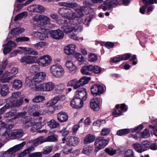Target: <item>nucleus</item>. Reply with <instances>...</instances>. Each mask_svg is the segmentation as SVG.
<instances>
[{"label": "nucleus", "mask_w": 157, "mask_h": 157, "mask_svg": "<svg viewBox=\"0 0 157 157\" xmlns=\"http://www.w3.org/2000/svg\"><path fill=\"white\" fill-rule=\"evenodd\" d=\"M50 71L52 76L57 78H61L64 74L63 68L59 64L52 65L50 68Z\"/></svg>", "instance_id": "obj_1"}, {"label": "nucleus", "mask_w": 157, "mask_h": 157, "mask_svg": "<svg viewBox=\"0 0 157 157\" xmlns=\"http://www.w3.org/2000/svg\"><path fill=\"white\" fill-rule=\"evenodd\" d=\"M57 22L58 24L63 25V26H61V28L65 33H68L73 31L76 32L75 27L69 25L70 23L67 20L59 19L57 20Z\"/></svg>", "instance_id": "obj_2"}, {"label": "nucleus", "mask_w": 157, "mask_h": 157, "mask_svg": "<svg viewBox=\"0 0 157 157\" xmlns=\"http://www.w3.org/2000/svg\"><path fill=\"white\" fill-rule=\"evenodd\" d=\"M109 140V139H104L103 137L101 136L97 138L95 140L94 144L95 147V151L98 152L101 149L104 148L108 144Z\"/></svg>", "instance_id": "obj_3"}, {"label": "nucleus", "mask_w": 157, "mask_h": 157, "mask_svg": "<svg viewBox=\"0 0 157 157\" xmlns=\"http://www.w3.org/2000/svg\"><path fill=\"white\" fill-rule=\"evenodd\" d=\"M0 126L1 127L0 128V135L2 134L0 140L4 142L9 137L11 138V133H9L6 132L7 130V124H6L0 121Z\"/></svg>", "instance_id": "obj_4"}, {"label": "nucleus", "mask_w": 157, "mask_h": 157, "mask_svg": "<svg viewBox=\"0 0 157 157\" xmlns=\"http://www.w3.org/2000/svg\"><path fill=\"white\" fill-rule=\"evenodd\" d=\"M25 144V142H23L21 143L10 148L7 151L4 152V153L1 154L0 155V157H5V155L6 154L8 155H11V154L16 152L21 149Z\"/></svg>", "instance_id": "obj_5"}, {"label": "nucleus", "mask_w": 157, "mask_h": 157, "mask_svg": "<svg viewBox=\"0 0 157 157\" xmlns=\"http://www.w3.org/2000/svg\"><path fill=\"white\" fill-rule=\"evenodd\" d=\"M91 94L94 96L100 95L104 91L103 86L100 85L95 84L93 85L90 89Z\"/></svg>", "instance_id": "obj_6"}, {"label": "nucleus", "mask_w": 157, "mask_h": 157, "mask_svg": "<svg viewBox=\"0 0 157 157\" xmlns=\"http://www.w3.org/2000/svg\"><path fill=\"white\" fill-rule=\"evenodd\" d=\"M52 61L50 56L48 55H44L40 57L38 60V64L42 67H46Z\"/></svg>", "instance_id": "obj_7"}, {"label": "nucleus", "mask_w": 157, "mask_h": 157, "mask_svg": "<svg viewBox=\"0 0 157 157\" xmlns=\"http://www.w3.org/2000/svg\"><path fill=\"white\" fill-rule=\"evenodd\" d=\"M69 13H69L67 19L71 20L68 21L70 23V24H73V25H76V23L72 22L73 20H74L76 18H79L82 17L83 15L82 12L80 11L78 13H76L73 12L71 10Z\"/></svg>", "instance_id": "obj_8"}, {"label": "nucleus", "mask_w": 157, "mask_h": 157, "mask_svg": "<svg viewBox=\"0 0 157 157\" xmlns=\"http://www.w3.org/2000/svg\"><path fill=\"white\" fill-rule=\"evenodd\" d=\"M75 96L77 98L81 99L83 101H85L87 97L86 89L84 88L79 89L76 91Z\"/></svg>", "instance_id": "obj_9"}, {"label": "nucleus", "mask_w": 157, "mask_h": 157, "mask_svg": "<svg viewBox=\"0 0 157 157\" xmlns=\"http://www.w3.org/2000/svg\"><path fill=\"white\" fill-rule=\"evenodd\" d=\"M101 101V99L96 97L92 99L90 102V107L94 111H98L100 109V103Z\"/></svg>", "instance_id": "obj_10"}, {"label": "nucleus", "mask_w": 157, "mask_h": 157, "mask_svg": "<svg viewBox=\"0 0 157 157\" xmlns=\"http://www.w3.org/2000/svg\"><path fill=\"white\" fill-rule=\"evenodd\" d=\"M71 105L73 108L78 109L82 107L83 105V101L75 96L71 101Z\"/></svg>", "instance_id": "obj_11"}, {"label": "nucleus", "mask_w": 157, "mask_h": 157, "mask_svg": "<svg viewBox=\"0 0 157 157\" xmlns=\"http://www.w3.org/2000/svg\"><path fill=\"white\" fill-rule=\"evenodd\" d=\"M51 36L56 40H60L63 38L64 36L63 32L59 29L52 30L50 33Z\"/></svg>", "instance_id": "obj_12"}, {"label": "nucleus", "mask_w": 157, "mask_h": 157, "mask_svg": "<svg viewBox=\"0 0 157 157\" xmlns=\"http://www.w3.org/2000/svg\"><path fill=\"white\" fill-rule=\"evenodd\" d=\"M36 59V57L29 55L22 57L20 59V62L26 64H30L35 63Z\"/></svg>", "instance_id": "obj_13"}, {"label": "nucleus", "mask_w": 157, "mask_h": 157, "mask_svg": "<svg viewBox=\"0 0 157 157\" xmlns=\"http://www.w3.org/2000/svg\"><path fill=\"white\" fill-rule=\"evenodd\" d=\"M46 77V74L44 72H40L36 74L33 77L34 82L38 83L43 81Z\"/></svg>", "instance_id": "obj_14"}, {"label": "nucleus", "mask_w": 157, "mask_h": 157, "mask_svg": "<svg viewBox=\"0 0 157 157\" xmlns=\"http://www.w3.org/2000/svg\"><path fill=\"white\" fill-rule=\"evenodd\" d=\"M4 48L3 50V52L4 54H6L10 52L13 48H15L17 46L16 44L10 40L7 43L4 45H3Z\"/></svg>", "instance_id": "obj_15"}, {"label": "nucleus", "mask_w": 157, "mask_h": 157, "mask_svg": "<svg viewBox=\"0 0 157 157\" xmlns=\"http://www.w3.org/2000/svg\"><path fill=\"white\" fill-rule=\"evenodd\" d=\"M22 122L25 125V127L28 128L32 126L34 122V119L29 116H25L21 118Z\"/></svg>", "instance_id": "obj_16"}, {"label": "nucleus", "mask_w": 157, "mask_h": 157, "mask_svg": "<svg viewBox=\"0 0 157 157\" xmlns=\"http://www.w3.org/2000/svg\"><path fill=\"white\" fill-rule=\"evenodd\" d=\"M23 131L21 129L12 130L11 132V138L13 139H19L23 135Z\"/></svg>", "instance_id": "obj_17"}, {"label": "nucleus", "mask_w": 157, "mask_h": 157, "mask_svg": "<svg viewBox=\"0 0 157 157\" xmlns=\"http://www.w3.org/2000/svg\"><path fill=\"white\" fill-rule=\"evenodd\" d=\"M80 140L79 139L75 137L70 136L67 138V145L70 146H75L79 143Z\"/></svg>", "instance_id": "obj_18"}, {"label": "nucleus", "mask_w": 157, "mask_h": 157, "mask_svg": "<svg viewBox=\"0 0 157 157\" xmlns=\"http://www.w3.org/2000/svg\"><path fill=\"white\" fill-rule=\"evenodd\" d=\"M0 94L2 96H6L9 93V87L8 85L6 84L0 85Z\"/></svg>", "instance_id": "obj_19"}, {"label": "nucleus", "mask_w": 157, "mask_h": 157, "mask_svg": "<svg viewBox=\"0 0 157 157\" xmlns=\"http://www.w3.org/2000/svg\"><path fill=\"white\" fill-rule=\"evenodd\" d=\"M10 75V73L8 71H6L1 78V82L2 83L10 82V81L13 79V78L15 77V75H14L8 77Z\"/></svg>", "instance_id": "obj_20"}, {"label": "nucleus", "mask_w": 157, "mask_h": 157, "mask_svg": "<svg viewBox=\"0 0 157 157\" xmlns=\"http://www.w3.org/2000/svg\"><path fill=\"white\" fill-rule=\"evenodd\" d=\"M40 25L41 29H44V26L48 24L50 22V19L47 16L41 15L40 16Z\"/></svg>", "instance_id": "obj_21"}, {"label": "nucleus", "mask_w": 157, "mask_h": 157, "mask_svg": "<svg viewBox=\"0 0 157 157\" xmlns=\"http://www.w3.org/2000/svg\"><path fill=\"white\" fill-rule=\"evenodd\" d=\"M93 66L90 65L83 67L81 69V73L83 75H90L92 72Z\"/></svg>", "instance_id": "obj_22"}, {"label": "nucleus", "mask_w": 157, "mask_h": 157, "mask_svg": "<svg viewBox=\"0 0 157 157\" xmlns=\"http://www.w3.org/2000/svg\"><path fill=\"white\" fill-rule=\"evenodd\" d=\"M57 118L59 122H63L67 121L68 119V115L65 112H61L58 113Z\"/></svg>", "instance_id": "obj_23"}, {"label": "nucleus", "mask_w": 157, "mask_h": 157, "mask_svg": "<svg viewBox=\"0 0 157 157\" xmlns=\"http://www.w3.org/2000/svg\"><path fill=\"white\" fill-rule=\"evenodd\" d=\"M75 45L74 44L69 45L64 47V52L68 55L73 54L75 52Z\"/></svg>", "instance_id": "obj_24"}, {"label": "nucleus", "mask_w": 157, "mask_h": 157, "mask_svg": "<svg viewBox=\"0 0 157 157\" xmlns=\"http://www.w3.org/2000/svg\"><path fill=\"white\" fill-rule=\"evenodd\" d=\"M21 95V93L19 91L13 92L12 93L11 97H9L6 99V102L9 103L13 102L15 101V100L16 99L20 98Z\"/></svg>", "instance_id": "obj_25"}, {"label": "nucleus", "mask_w": 157, "mask_h": 157, "mask_svg": "<svg viewBox=\"0 0 157 157\" xmlns=\"http://www.w3.org/2000/svg\"><path fill=\"white\" fill-rule=\"evenodd\" d=\"M19 48L24 51L26 54L34 55L38 54V52L35 49L30 48L19 47Z\"/></svg>", "instance_id": "obj_26"}, {"label": "nucleus", "mask_w": 157, "mask_h": 157, "mask_svg": "<svg viewBox=\"0 0 157 157\" xmlns=\"http://www.w3.org/2000/svg\"><path fill=\"white\" fill-rule=\"evenodd\" d=\"M83 4L84 6L81 7L80 8V10L82 12L86 11V8L88 7L93 6V3L91 2V0H85L83 1Z\"/></svg>", "instance_id": "obj_27"}, {"label": "nucleus", "mask_w": 157, "mask_h": 157, "mask_svg": "<svg viewBox=\"0 0 157 157\" xmlns=\"http://www.w3.org/2000/svg\"><path fill=\"white\" fill-rule=\"evenodd\" d=\"M45 142H46L45 138H44L43 136H40L33 140L30 141L29 143H32L34 146H37Z\"/></svg>", "instance_id": "obj_28"}, {"label": "nucleus", "mask_w": 157, "mask_h": 157, "mask_svg": "<svg viewBox=\"0 0 157 157\" xmlns=\"http://www.w3.org/2000/svg\"><path fill=\"white\" fill-rule=\"evenodd\" d=\"M111 0H106L103 3L99 6V8L102 9L103 10L105 11L107 10H110L112 8L110 1Z\"/></svg>", "instance_id": "obj_29"}, {"label": "nucleus", "mask_w": 157, "mask_h": 157, "mask_svg": "<svg viewBox=\"0 0 157 157\" xmlns=\"http://www.w3.org/2000/svg\"><path fill=\"white\" fill-rule=\"evenodd\" d=\"M13 87L17 90H18L22 87L23 83L22 81L20 80L16 79L13 81Z\"/></svg>", "instance_id": "obj_30"}, {"label": "nucleus", "mask_w": 157, "mask_h": 157, "mask_svg": "<svg viewBox=\"0 0 157 157\" xmlns=\"http://www.w3.org/2000/svg\"><path fill=\"white\" fill-rule=\"evenodd\" d=\"M33 90L36 91H46L45 82L38 85H34L33 87Z\"/></svg>", "instance_id": "obj_31"}, {"label": "nucleus", "mask_w": 157, "mask_h": 157, "mask_svg": "<svg viewBox=\"0 0 157 157\" xmlns=\"http://www.w3.org/2000/svg\"><path fill=\"white\" fill-rule=\"evenodd\" d=\"M95 140V137L94 136L89 134L85 137L83 143L85 144H89L94 141Z\"/></svg>", "instance_id": "obj_32"}, {"label": "nucleus", "mask_w": 157, "mask_h": 157, "mask_svg": "<svg viewBox=\"0 0 157 157\" xmlns=\"http://www.w3.org/2000/svg\"><path fill=\"white\" fill-rule=\"evenodd\" d=\"M66 66L72 73H74L76 70V67L71 60H68L66 63Z\"/></svg>", "instance_id": "obj_33"}, {"label": "nucleus", "mask_w": 157, "mask_h": 157, "mask_svg": "<svg viewBox=\"0 0 157 157\" xmlns=\"http://www.w3.org/2000/svg\"><path fill=\"white\" fill-rule=\"evenodd\" d=\"M90 79V77L87 76H84L81 78L78 81L79 87L86 84Z\"/></svg>", "instance_id": "obj_34"}, {"label": "nucleus", "mask_w": 157, "mask_h": 157, "mask_svg": "<svg viewBox=\"0 0 157 157\" xmlns=\"http://www.w3.org/2000/svg\"><path fill=\"white\" fill-rule=\"evenodd\" d=\"M132 146L136 151L139 153H142L144 151V150L141 144L136 143L132 144Z\"/></svg>", "instance_id": "obj_35"}, {"label": "nucleus", "mask_w": 157, "mask_h": 157, "mask_svg": "<svg viewBox=\"0 0 157 157\" xmlns=\"http://www.w3.org/2000/svg\"><path fill=\"white\" fill-rule=\"evenodd\" d=\"M34 150V148L33 147H30L24 150L18 155L17 157H23L26 155H29L31 151Z\"/></svg>", "instance_id": "obj_36"}, {"label": "nucleus", "mask_w": 157, "mask_h": 157, "mask_svg": "<svg viewBox=\"0 0 157 157\" xmlns=\"http://www.w3.org/2000/svg\"><path fill=\"white\" fill-rule=\"evenodd\" d=\"M122 157H135L134 152L131 149L124 151H123Z\"/></svg>", "instance_id": "obj_37"}, {"label": "nucleus", "mask_w": 157, "mask_h": 157, "mask_svg": "<svg viewBox=\"0 0 157 157\" xmlns=\"http://www.w3.org/2000/svg\"><path fill=\"white\" fill-rule=\"evenodd\" d=\"M68 86H73L75 89H77L79 88L78 81L76 79H75L69 81L67 83Z\"/></svg>", "instance_id": "obj_38"}, {"label": "nucleus", "mask_w": 157, "mask_h": 157, "mask_svg": "<svg viewBox=\"0 0 157 157\" xmlns=\"http://www.w3.org/2000/svg\"><path fill=\"white\" fill-rule=\"evenodd\" d=\"M48 125L51 128H55L59 127V124L54 120H52L47 122Z\"/></svg>", "instance_id": "obj_39"}, {"label": "nucleus", "mask_w": 157, "mask_h": 157, "mask_svg": "<svg viewBox=\"0 0 157 157\" xmlns=\"http://www.w3.org/2000/svg\"><path fill=\"white\" fill-rule=\"evenodd\" d=\"M41 15H36L34 16L33 18V24L38 27H40V16Z\"/></svg>", "instance_id": "obj_40"}, {"label": "nucleus", "mask_w": 157, "mask_h": 157, "mask_svg": "<svg viewBox=\"0 0 157 157\" xmlns=\"http://www.w3.org/2000/svg\"><path fill=\"white\" fill-rule=\"evenodd\" d=\"M24 31V29L23 28L18 27L12 29L10 34L11 35H16L20 34Z\"/></svg>", "instance_id": "obj_41"}, {"label": "nucleus", "mask_w": 157, "mask_h": 157, "mask_svg": "<svg viewBox=\"0 0 157 157\" xmlns=\"http://www.w3.org/2000/svg\"><path fill=\"white\" fill-rule=\"evenodd\" d=\"M42 123L41 122H38L33 124L30 129L31 132H34L41 128Z\"/></svg>", "instance_id": "obj_42"}, {"label": "nucleus", "mask_w": 157, "mask_h": 157, "mask_svg": "<svg viewBox=\"0 0 157 157\" xmlns=\"http://www.w3.org/2000/svg\"><path fill=\"white\" fill-rule=\"evenodd\" d=\"M10 108L12 107H19L22 105L23 103V101L21 99H17L16 101H14L13 102L10 103Z\"/></svg>", "instance_id": "obj_43"}, {"label": "nucleus", "mask_w": 157, "mask_h": 157, "mask_svg": "<svg viewBox=\"0 0 157 157\" xmlns=\"http://www.w3.org/2000/svg\"><path fill=\"white\" fill-rule=\"evenodd\" d=\"M25 84L27 86L30 87L31 89L33 90V88H32L34 85H36V83L34 82L33 80V78L32 79L30 77H27L26 78Z\"/></svg>", "instance_id": "obj_44"}, {"label": "nucleus", "mask_w": 157, "mask_h": 157, "mask_svg": "<svg viewBox=\"0 0 157 157\" xmlns=\"http://www.w3.org/2000/svg\"><path fill=\"white\" fill-rule=\"evenodd\" d=\"M57 140L58 136L56 134H53L45 138L46 142H56Z\"/></svg>", "instance_id": "obj_45"}, {"label": "nucleus", "mask_w": 157, "mask_h": 157, "mask_svg": "<svg viewBox=\"0 0 157 157\" xmlns=\"http://www.w3.org/2000/svg\"><path fill=\"white\" fill-rule=\"evenodd\" d=\"M46 91H50L53 90L55 88L54 84L52 82H45Z\"/></svg>", "instance_id": "obj_46"}, {"label": "nucleus", "mask_w": 157, "mask_h": 157, "mask_svg": "<svg viewBox=\"0 0 157 157\" xmlns=\"http://www.w3.org/2000/svg\"><path fill=\"white\" fill-rule=\"evenodd\" d=\"M93 150L92 147L85 146L83 147L82 153L85 154L89 155L92 152Z\"/></svg>", "instance_id": "obj_47"}, {"label": "nucleus", "mask_w": 157, "mask_h": 157, "mask_svg": "<svg viewBox=\"0 0 157 157\" xmlns=\"http://www.w3.org/2000/svg\"><path fill=\"white\" fill-rule=\"evenodd\" d=\"M130 132V129H121L117 131V134L119 136H122L128 134Z\"/></svg>", "instance_id": "obj_48"}, {"label": "nucleus", "mask_w": 157, "mask_h": 157, "mask_svg": "<svg viewBox=\"0 0 157 157\" xmlns=\"http://www.w3.org/2000/svg\"><path fill=\"white\" fill-rule=\"evenodd\" d=\"M34 12L42 13L45 11V9L42 6L38 5H34Z\"/></svg>", "instance_id": "obj_49"}, {"label": "nucleus", "mask_w": 157, "mask_h": 157, "mask_svg": "<svg viewBox=\"0 0 157 157\" xmlns=\"http://www.w3.org/2000/svg\"><path fill=\"white\" fill-rule=\"evenodd\" d=\"M45 98L42 96L37 95L35 96L32 100L33 102L39 103L44 101Z\"/></svg>", "instance_id": "obj_50"}, {"label": "nucleus", "mask_w": 157, "mask_h": 157, "mask_svg": "<svg viewBox=\"0 0 157 157\" xmlns=\"http://www.w3.org/2000/svg\"><path fill=\"white\" fill-rule=\"evenodd\" d=\"M17 110L14 109L11 110L10 112L5 113L4 116L6 118H10L13 116L17 113Z\"/></svg>", "instance_id": "obj_51"}, {"label": "nucleus", "mask_w": 157, "mask_h": 157, "mask_svg": "<svg viewBox=\"0 0 157 157\" xmlns=\"http://www.w3.org/2000/svg\"><path fill=\"white\" fill-rule=\"evenodd\" d=\"M27 15V13L26 12H23L16 15L14 19V21L20 20L24 17H25Z\"/></svg>", "instance_id": "obj_52"}, {"label": "nucleus", "mask_w": 157, "mask_h": 157, "mask_svg": "<svg viewBox=\"0 0 157 157\" xmlns=\"http://www.w3.org/2000/svg\"><path fill=\"white\" fill-rule=\"evenodd\" d=\"M60 98L58 96H56L51 99L50 101L47 102V104L50 105H53L56 104L59 100Z\"/></svg>", "instance_id": "obj_53"}, {"label": "nucleus", "mask_w": 157, "mask_h": 157, "mask_svg": "<svg viewBox=\"0 0 157 157\" xmlns=\"http://www.w3.org/2000/svg\"><path fill=\"white\" fill-rule=\"evenodd\" d=\"M144 128V126L142 124H140L137 127L130 129V131L132 133L136 132L139 133Z\"/></svg>", "instance_id": "obj_54"}, {"label": "nucleus", "mask_w": 157, "mask_h": 157, "mask_svg": "<svg viewBox=\"0 0 157 157\" xmlns=\"http://www.w3.org/2000/svg\"><path fill=\"white\" fill-rule=\"evenodd\" d=\"M40 108V106L37 104L32 105L29 107L28 110L29 111H36Z\"/></svg>", "instance_id": "obj_55"}, {"label": "nucleus", "mask_w": 157, "mask_h": 157, "mask_svg": "<svg viewBox=\"0 0 157 157\" xmlns=\"http://www.w3.org/2000/svg\"><path fill=\"white\" fill-rule=\"evenodd\" d=\"M150 136V134L149 130L146 128L141 133L140 137L142 138H147Z\"/></svg>", "instance_id": "obj_56"}, {"label": "nucleus", "mask_w": 157, "mask_h": 157, "mask_svg": "<svg viewBox=\"0 0 157 157\" xmlns=\"http://www.w3.org/2000/svg\"><path fill=\"white\" fill-rule=\"evenodd\" d=\"M152 123L153 124L156 123V124L154 127L152 125H150L149 127L150 128H151L153 129L154 135L157 136V120H155L152 121Z\"/></svg>", "instance_id": "obj_57"}, {"label": "nucleus", "mask_w": 157, "mask_h": 157, "mask_svg": "<svg viewBox=\"0 0 157 157\" xmlns=\"http://www.w3.org/2000/svg\"><path fill=\"white\" fill-rule=\"evenodd\" d=\"M44 111L43 110H40L38 111H35L33 112L32 115L35 117H37L43 115L44 114Z\"/></svg>", "instance_id": "obj_58"}, {"label": "nucleus", "mask_w": 157, "mask_h": 157, "mask_svg": "<svg viewBox=\"0 0 157 157\" xmlns=\"http://www.w3.org/2000/svg\"><path fill=\"white\" fill-rule=\"evenodd\" d=\"M105 151L109 155H114L116 152V150L112 148H107L105 149Z\"/></svg>", "instance_id": "obj_59"}, {"label": "nucleus", "mask_w": 157, "mask_h": 157, "mask_svg": "<svg viewBox=\"0 0 157 157\" xmlns=\"http://www.w3.org/2000/svg\"><path fill=\"white\" fill-rule=\"evenodd\" d=\"M98 59V57L97 55L91 53L89 55V60L90 62H92L96 61Z\"/></svg>", "instance_id": "obj_60"}, {"label": "nucleus", "mask_w": 157, "mask_h": 157, "mask_svg": "<svg viewBox=\"0 0 157 157\" xmlns=\"http://www.w3.org/2000/svg\"><path fill=\"white\" fill-rule=\"evenodd\" d=\"M92 71L96 74H98L101 73V67L98 66H93Z\"/></svg>", "instance_id": "obj_61"}, {"label": "nucleus", "mask_w": 157, "mask_h": 157, "mask_svg": "<svg viewBox=\"0 0 157 157\" xmlns=\"http://www.w3.org/2000/svg\"><path fill=\"white\" fill-rule=\"evenodd\" d=\"M67 9V8H60L58 11L59 14L63 17L64 18Z\"/></svg>", "instance_id": "obj_62"}, {"label": "nucleus", "mask_w": 157, "mask_h": 157, "mask_svg": "<svg viewBox=\"0 0 157 157\" xmlns=\"http://www.w3.org/2000/svg\"><path fill=\"white\" fill-rule=\"evenodd\" d=\"M52 148V146H46L44 148L42 153L45 155L48 154L51 152Z\"/></svg>", "instance_id": "obj_63"}, {"label": "nucleus", "mask_w": 157, "mask_h": 157, "mask_svg": "<svg viewBox=\"0 0 157 157\" xmlns=\"http://www.w3.org/2000/svg\"><path fill=\"white\" fill-rule=\"evenodd\" d=\"M42 153L41 152H33L30 154L28 157H41Z\"/></svg>", "instance_id": "obj_64"}]
</instances>
